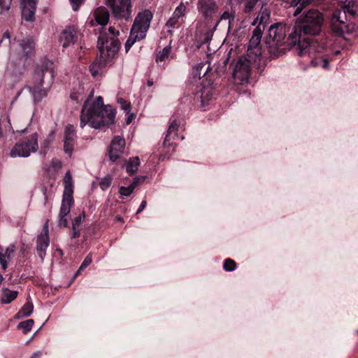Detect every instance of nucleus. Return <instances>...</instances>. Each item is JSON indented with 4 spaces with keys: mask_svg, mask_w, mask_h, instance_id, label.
<instances>
[{
    "mask_svg": "<svg viewBox=\"0 0 358 358\" xmlns=\"http://www.w3.org/2000/svg\"><path fill=\"white\" fill-rule=\"evenodd\" d=\"M324 23V14L316 8L304 10L296 18L287 40L291 45H298L299 55L310 53L313 45L311 37L322 32Z\"/></svg>",
    "mask_w": 358,
    "mask_h": 358,
    "instance_id": "nucleus-1",
    "label": "nucleus"
},
{
    "mask_svg": "<svg viewBox=\"0 0 358 358\" xmlns=\"http://www.w3.org/2000/svg\"><path fill=\"white\" fill-rule=\"evenodd\" d=\"M115 115V109L110 105L105 106L101 96L95 100L87 99L85 101L80 112V126L83 128L89 124L96 129L109 127L113 124Z\"/></svg>",
    "mask_w": 358,
    "mask_h": 358,
    "instance_id": "nucleus-2",
    "label": "nucleus"
},
{
    "mask_svg": "<svg viewBox=\"0 0 358 358\" xmlns=\"http://www.w3.org/2000/svg\"><path fill=\"white\" fill-rule=\"evenodd\" d=\"M52 65V63L48 62L45 66L37 68L33 75L31 83L24 87L31 94L34 102H40L47 96L54 82L55 72Z\"/></svg>",
    "mask_w": 358,
    "mask_h": 358,
    "instance_id": "nucleus-3",
    "label": "nucleus"
},
{
    "mask_svg": "<svg viewBox=\"0 0 358 358\" xmlns=\"http://www.w3.org/2000/svg\"><path fill=\"white\" fill-rule=\"evenodd\" d=\"M152 13L149 10H144L138 13L132 25L130 35L125 43V50L128 52L136 41L145 38L152 19Z\"/></svg>",
    "mask_w": 358,
    "mask_h": 358,
    "instance_id": "nucleus-4",
    "label": "nucleus"
},
{
    "mask_svg": "<svg viewBox=\"0 0 358 358\" xmlns=\"http://www.w3.org/2000/svg\"><path fill=\"white\" fill-rule=\"evenodd\" d=\"M357 14V8L354 3L351 5L350 2L343 7L342 9L334 10L331 15V28L332 31L338 36H343L345 33H350L355 28V24L350 25L347 24V17H354Z\"/></svg>",
    "mask_w": 358,
    "mask_h": 358,
    "instance_id": "nucleus-5",
    "label": "nucleus"
},
{
    "mask_svg": "<svg viewBox=\"0 0 358 358\" xmlns=\"http://www.w3.org/2000/svg\"><path fill=\"white\" fill-rule=\"evenodd\" d=\"M64 192L62 203L59 213L58 225L66 227L68 225V215L74 203L73 200V181L70 171H68L64 178Z\"/></svg>",
    "mask_w": 358,
    "mask_h": 358,
    "instance_id": "nucleus-6",
    "label": "nucleus"
},
{
    "mask_svg": "<svg viewBox=\"0 0 358 358\" xmlns=\"http://www.w3.org/2000/svg\"><path fill=\"white\" fill-rule=\"evenodd\" d=\"M38 135L34 132L24 137L21 141L15 143L10 150L11 157H28L31 153H35L38 149Z\"/></svg>",
    "mask_w": 358,
    "mask_h": 358,
    "instance_id": "nucleus-7",
    "label": "nucleus"
},
{
    "mask_svg": "<svg viewBox=\"0 0 358 358\" xmlns=\"http://www.w3.org/2000/svg\"><path fill=\"white\" fill-rule=\"evenodd\" d=\"M288 27L285 24L277 22L270 26L266 37V43L271 49H278L284 43Z\"/></svg>",
    "mask_w": 358,
    "mask_h": 358,
    "instance_id": "nucleus-8",
    "label": "nucleus"
},
{
    "mask_svg": "<svg viewBox=\"0 0 358 358\" xmlns=\"http://www.w3.org/2000/svg\"><path fill=\"white\" fill-rule=\"evenodd\" d=\"M120 43L117 38L101 34L98 39L97 47L103 62H110L119 50Z\"/></svg>",
    "mask_w": 358,
    "mask_h": 358,
    "instance_id": "nucleus-9",
    "label": "nucleus"
},
{
    "mask_svg": "<svg viewBox=\"0 0 358 358\" xmlns=\"http://www.w3.org/2000/svg\"><path fill=\"white\" fill-rule=\"evenodd\" d=\"M20 46L21 47L23 54L20 55L16 52H11L9 56V60L13 66H18L22 69L25 68L27 58L34 55L35 43L31 38H26L20 41Z\"/></svg>",
    "mask_w": 358,
    "mask_h": 358,
    "instance_id": "nucleus-10",
    "label": "nucleus"
},
{
    "mask_svg": "<svg viewBox=\"0 0 358 358\" xmlns=\"http://www.w3.org/2000/svg\"><path fill=\"white\" fill-rule=\"evenodd\" d=\"M112 15L117 19L129 20L132 15L131 0H105Z\"/></svg>",
    "mask_w": 358,
    "mask_h": 358,
    "instance_id": "nucleus-11",
    "label": "nucleus"
},
{
    "mask_svg": "<svg viewBox=\"0 0 358 358\" xmlns=\"http://www.w3.org/2000/svg\"><path fill=\"white\" fill-rule=\"evenodd\" d=\"M262 35L263 32H261L259 28L255 29L252 31L247 50V56L251 60H257L262 55L261 41Z\"/></svg>",
    "mask_w": 358,
    "mask_h": 358,
    "instance_id": "nucleus-12",
    "label": "nucleus"
},
{
    "mask_svg": "<svg viewBox=\"0 0 358 358\" xmlns=\"http://www.w3.org/2000/svg\"><path fill=\"white\" fill-rule=\"evenodd\" d=\"M257 60L248 58H240L237 62L233 71L234 78L241 83L247 82L250 75V63Z\"/></svg>",
    "mask_w": 358,
    "mask_h": 358,
    "instance_id": "nucleus-13",
    "label": "nucleus"
},
{
    "mask_svg": "<svg viewBox=\"0 0 358 358\" xmlns=\"http://www.w3.org/2000/svg\"><path fill=\"white\" fill-rule=\"evenodd\" d=\"M50 245L48 222H46L43 227L42 231L36 238V250L42 262H43L46 250Z\"/></svg>",
    "mask_w": 358,
    "mask_h": 358,
    "instance_id": "nucleus-14",
    "label": "nucleus"
},
{
    "mask_svg": "<svg viewBox=\"0 0 358 358\" xmlns=\"http://www.w3.org/2000/svg\"><path fill=\"white\" fill-rule=\"evenodd\" d=\"M197 9L205 20H210L218 11L215 0H198Z\"/></svg>",
    "mask_w": 358,
    "mask_h": 358,
    "instance_id": "nucleus-15",
    "label": "nucleus"
},
{
    "mask_svg": "<svg viewBox=\"0 0 358 358\" xmlns=\"http://www.w3.org/2000/svg\"><path fill=\"white\" fill-rule=\"evenodd\" d=\"M125 147V140L124 138L117 136L112 140L109 149L108 156L112 162L119 159L120 155L124 152Z\"/></svg>",
    "mask_w": 358,
    "mask_h": 358,
    "instance_id": "nucleus-16",
    "label": "nucleus"
},
{
    "mask_svg": "<svg viewBox=\"0 0 358 358\" xmlns=\"http://www.w3.org/2000/svg\"><path fill=\"white\" fill-rule=\"evenodd\" d=\"M22 9V18L27 22L35 19V13L38 0H20Z\"/></svg>",
    "mask_w": 358,
    "mask_h": 358,
    "instance_id": "nucleus-17",
    "label": "nucleus"
},
{
    "mask_svg": "<svg viewBox=\"0 0 358 358\" xmlns=\"http://www.w3.org/2000/svg\"><path fill=\"white\" fill-rule=\"evenodd\" d=\"M76 131L72 124H68L64 131V151L71 156L76 143Z\"/></svg>",
    "mask_w": 358,
    "mask_h": 358,
    "instance_id": "nucleus-18",
    "label": "nucleus"
},
{
    "mask_svg": "<svg viewBox=\"0 0 358 358\" xmlns=\"http://www.w3.org/2000/svg\"><path fill=\"white\" fill-rule=\"evenodd\" d=\"M78 39L77 30L74 26L69 25L66 27L60 36V43L64 48H66L73 45Z\"/></svg>",
    "mask_w": 358,
    "mask_h": 358,
    "instance_id": "nucleus-19",
    "label": "nucleus"
},
{
    "mask_svg": "<svg viewBox=\"0 0 358 358\" xmlns=\"http://www.w3.org/2000/svg\"><path fill=\"white\" fill-rule=\"evenodd\" d=\"M265 5V3H262V8L259 11L257 16L252 22L253 26H256L255 29L259 28L261 29V32L263 33L269 22L271 16L270 10L266 8H264Z\"/></svg>",
    "mask_w": 358,
    "mask_h": 358,
    "instance_id": "nucleus-20",
    "label": "nucleus"
},
{
    "mask_svg": "<svg viewBox=\"0 0 358 358\" xmlns=\"http://www.w3.org/2000/svg\"><path fill=\"white\" fill-rule=\"evenodd\" d=\"M94 19L91 20L90 23L91 26L106 25L109 20V13L104 7L97 8L93 14Z\"/></svg>",
    "mask_w": 358,
    "mask_h": 358,
    "instance_id": "nucleus-21",
    "label": "nucleus"
},
{
    "mask_svg": "<svg viewBox=\"0 0 358 358\" xmlns=\"http://www.w3.org/2000/svg\"><path fill=\"white\" fill-rule=\"evenodd\" d=\"M17 291L2 288L0 291V301L2 304L10 303L17 298Z\"/></svg>",
    "mask_w": 358,
    "mask_h": 358,
    "instance_id": "nucleus-22",
    "label": "nucleus"
},
{
    "mask_svg": "<svg viewBox=\"0 0 358 358\" xmlns=\"http://www.w3.org/2000/svg\"><path fill=\"white\" fill-rule=\"evenodd\" d=\"M15 252V245H9L3 254L0 250V264H1L2 268L6 269L8 266V262L10 260L11 257Z\"/></svg>",
    "mask_w": 358,
    "mask_h": 358,
    "instance_id": "nucleus-23",
    "label": "nucleus"
},
{
    "mask_svg": "<svg viewBox=\"0 0 358 358\" xmlns=\"http://www.w3.org/2000/svg\"><path fill=\"white\" fill-rule=\"evenodd\" d=\"M179 125L180 122L177 120H174L171 122L164 141V145L165 146L169 147L173 145V142H171V137L172 136V133H177Z\"/></svg>",
    "mask_w": 358,
    "mask_h": 358,
    "instance_id": "nucleus-24",
    "label": "nucleus"
},
{
    "mask_svg": "<svg viewBox=\"0 0 358 358\" xmlns=\"http://www.w3.org/2000/svg\"><path fill=\"white\" fill-rule=\"evenodd\" d=\"M34 310L33 303L31 301H27L15 315V318L20 319L30 316Z\"/></svg>",
    "mask_w": 358,
    "mask_h": 358,
    "instance_id": "nucleus-25",
    "label": "nucleus"
},
{
    "mask_svg": "<svg viewBox=\"0 0 358 358\" xmlns=\"http://www.w3.org/2000/svg\"><path fill=\"white\" fill-rule=\"evenodd\" d=\"M140 164V159L138 157H131L129 159L126 170L129 175L134 174L138 169Z\"/></svg>",
    "mask_w": 358,
    "mask_h": 358,
    "instance_id": "nucleus-26",
    "label": "nucleus"
},
{
    "mask_svg": "<svg viewBox=\"0 0 358 358\" xmlns=\"http://www.w3.org/2000/svg\"><path fill=\"white\" fill-rule=\"evenodd\" d=\"M213 97V90L210 87H203L201 90V102L203 106L208 103V102Z\"/></svg>",
    "mask_w": 358,
    "mask_h": 358,
    "instance_id": "nucleus-27",
    "label": "nucleus"
},
{
    "mask_svg": "<svg viewBox=\"0 0 358 358\" xmlns=\"http://www.w3.org/2000/svg\"><path fill=\"white\" fill-rule=\"evenodd\" d=\"M234 19H235V12L234 11L230 12L229 10H226L220 15V20L215 23L214 28L216 29V27L218 26L220 21L228 20L229 29H230Z\"/></svg>",
    "mask_w": 358,
    "mask_h": 358,
    "instance_id": "nucleus-28",
    "label": "nucleus"
},
{
    "mask_svg": "<svg viewBox=\"0 0 358 358\" xmlns=\"http://www.w3.org/2000/svg\"><path fill=\"white\" fill-rule=\"evenodd\" d=\"M108 62H103L100 57L99 60L95 61L90 66V71L92 76L95 77L99 73V71L103 68Z\"/></svg>",
    "mask_w": 358,
    "mask_h": 358,
    "instance_id": "nucleus-29",
    "label": "nucleus"
},
{
    "mask_svg": "<svg viewBox=\"0 0 358 358\" xmlns=\"http://www.w3.org/2000/svg\"><path fill=\"white\" fill-rule=\"evenodd\" d=\"M34 324V320L29 319L25 321L20 322L17 325V327L22 329L24 334H27L31 330Z\"/></svg>",
    "mask_w": 358,
    "mask_h": 358,
    "instance_id": "nucleus-30",
    "label": "nucleus"
},
{
    "mask_svg": "<svg viewBox=\"0 0 358 358\" xmlns=\"http://www.w3.org/2000/svg\"><path fill=\"white\" fill-rule=\"evenodd\" d=\"M171 51V48L170 46H166L164 48L163 50L160 51L159 54L157 55L155 59L156 62H159L164 61L166 59L168 58Z\"/></svg>",
    "mask_w": 358,
    "mask_h": 358,
    "instance_id": "nucleus-31",
    "label": "nucleus"
},
{
    "mask_svg": "<svg viewBox=\"0 0 358 358\" xmlns=\"http://www.w3.org/2000/svg\"><path fill=\"white\" fill-rule=\"evenodd\" d=\"M259 1V0H245L244 2L243 12L245 13H250L252 12Z\"/></svg>",
    "mask_w": 358,
    "mask_h": 358,
    "instance_id": "nucleus-32",
    "label": "nucleus"
},
{
    "mask_svg": "<svg viewBox=\"0 0 358 358\" xmlns=\"http://www.w3.org/2000/svg\"><path fill=\"white\" fill-rule=\"evenodd\" d=\"M113 178L110 175L104 176L99 182L100 188L105 191L106 190L112 183Z\"/></svg>",
    "mask_w": 358,
    "mask_h": 358,
    "instance_id": "nucleus-33",
    "label": "nucleus"
},
{
    "mask_svg": "<svg viewBox=\"0 0 358 358\" xmlns=\"http://www.w3.org/2000/svg\"><path fill=\"white\" fill-rule=\"evenodd\" d=\"M313 66H321L323 69H327L329 66V60L327 58L318 57L311 61Z\"/></svg>",
    "mask_w": 358,
    "mask_h": 358,
    "instance_id": "nucleus-34",
    "label": "nucleus"
},
{
    "mask_svg": "<svg viewBox=\"0 0 358 358\" xmlns=\"http://www.w3.org/2000/svg\"><path fill=\"white\" fill-rule=\"evenodd\" d=\"M186 11V6L182 2H180V4L175 9L173 14L180 19V17L185 15Z\"/></svg>",
    "mask_w": 358,
    "mask_h": 358,
    "instance_id": "nucleus-35",
    "label": "nucleus"
},
{
    "mask_svg": "<svg viewBox=\"0 0 358 358\" xmlns=\"http://www.w3.org/2000/svg\"><path fill=\"white\" fill-rule=\"evenodd\" d=\"M92 262V256L91 254H89L83 260L81 265L80 266L78 270L76 273V275H78V273L84 270L87 266H89Z\"/></svg>",
    "mask_w": 358,
    "mask_h": 358,
    "instance_id": "nucleus-36",
    "label": "nucleus"
},
{
    "mask_svg": "<svg viewBox=\"0 0 358 358\" xmlns=\"http://www.w3.org/2000/svg\"><path fill=\"white\" fill-rule=\"evenodd\" d=\"M12 0H0V14L7 13L10 7Z\"/></svg>",
    "mask_w": 358,
    "mask_h": 358,
    "instance_id": "nucleus-37",
    "label": "nucleus"
},
{
    "mask_svg": "<svg viewBox=\"0 0 358 358\" xmlns=\"http://www.w3.org/2000/svg\"><path fill=\"white\" fill-rule=\"evenodd\" d=\"M236 262L231 259H227L223 264V268L227 271H232L236 268Z\"/></svg>",
    "mask_w": 358,
    "mask_h": 358,
    "instance_id": "nucleus-38",
    "label": "nucleus"
},
{
    "mask_svg": "<svg viewBox=\"0 0 358 358\" xmlns=\"http://www.w3.org/2000/svg\"><path fill=\"white\" fill-rule=\"evenodd\" d=\"M178 20L179 18L173 14L172 16L166 22V26L169 28H173L175 25L178 22Z\"/></svg>",
    "mask_w": 358,
    "mask_h": 358,
    "instance_id": "nucleus-39",
    "label": "nucleus"
},
{
    "mask_svg": "<svg viewBox=\"0 0 358 358\" xmlns=\"http://www.w3.org/2000/svg\"><path fill=\"white\" fill-rule=\"evenodd\" d=\"M85 217V213L83 212L79 216L75 217L71 222V224L79 227L84 220Z\"/></svg>",
    "mask_w": 358,
    "mask_h": 358,
    "instance_id": "nucleus-40",
    "label": "nucleus"
},
{
    "mask_svg": "<svg viewBox=\"0 0 358 358\" xmlns=\"http://www.w3.org/2000/svg\"><path fill=\"white\" fill-rule=\"evenodd\" d=\"M118 103L120 104L121 108L125 111H130L131 105L129 102L126 101L123 99H118Z\"/></svg>",
    "mask_w": 358,
    "mask_h": 358,
    "instance_id": "nucleus-41",
    "label": "nucleus"
},
{
    "mask_svg": "<svg viewBox=\"0 0 358 358\" xmlns=\"http://www.w3.org/2000/svg\"><path fill=\"white\" fill-rule=\"evenodd\" d=\"M54 136H55V131H52L50 134L48 135V138L46 140H45L41 145L42 147L46 148L48 147L49 144L50 143V142L53 140L54 138Z\"/></svg>",
    "mask_w": 358,
    "mask_h": 358,
    "instance_id": "nucleus-42",
    "label": "nucleus"
},
{
    "mask_svg": "<svg viewBox=\"0 0 358 358\" xmlns=\"http://www.w3.org/2000/svg\"><path fill=\"white\" fill-rule=\"evenodd\" d=\"M119 193L120 194L122 197V196H128L132 193V191L129 189V187L122 186L120 188Z\"/></svg>",
    "mask_w": 358,
    "mask_h": 358,
    "instance_id": "nucleus-43",
    "label": "nucleus"
},
{
    "mask_svg": "<svg viewBox=\"0 0 358 358\" xmlns=\"http://www.w3.org/2000/svg\"><path fill=\"white\" fill-rule=\"evenodd\" d=\"M85 1V0H70L73 10L75 11H77L79 9L80 6L84 3Z\"/></svg>",
    "mask_w": 358,
    "mask_h": 358,
    "instance_id": "nucleus-44",
    "label": "nucleus"
},
{
    "mask_svg": "<svg viewBox=\"0 0 358 358\" xmlns=\"http://www.w3.org/2000/svg\"><path fill=\"white\" fill-rule=\"evenodd\" d=\"M3 122H6L7 127H6V131L11 133H15L13 127H11V123L10 120V117L7 116L4 120H2Z\"/></svg>",
    "mask_w": 358,
    "mask_h": 358,
    "instance_id": "nucleus-45",
    "label": "nucleus"
},
{
    "mask_svg": "<svg viewBox=\"0 0 358 358\" xmlns=\"http://www.w3.org/2000/svg\"><path fill=\"white\" fill-rule=\"evenodd\" d=\"M108 32H109V34L111 35V36H110V37H115V38H116V36H117V35H119V31H118V30H117V29H116L115 27H110L108 28Z\"/></svg>",
    "mask_w": 358,
    "mask_h": 358,
    "instance_id": "nucleus-46",
    "label": "nucleus"
},
{
    "mask_svg": "<svg viewBox=\"0 0 358 358\" xmlns=\"http://www.w3.org/2000/svg\"><path fill=\"white\" fill-rule=\"evenodd\" d=\"M80 92H72L71 93V98L73 100H75L76 101H78L80 99Z\"/></svg>",
    "mask_w": 358,
    "mask_h": 358,
    "instance_id": "nucleus-47",
    "label": "nucleus"
},
{
    "mask_svg": "<svg viewBox=\"0 0 358 358\" xmlns=\"http://www.w3.org/2000/svg\"><path fill=\"white\" fill-rule=\"evenodd\" d=\"M8 39L9 43L10 42V34L9 33L8 31H6L3 34V36H2V38L1 40L0 41V43L3 41V40L4 39Z\"/></svg>",
    "mask_w": 358,
    "mask_h": 358,
    "instance_id": "nucleus-48",
    "label": "nucleus"
},
{
    "mask_svg": "<svg viewBox=\"0 0 358 358\" xmlns=\"http://www.w3.org/2000/svg\"><path fill=\"white\" fill-rule=\"evenodd\" d=\"M146 205H147V202H146V201L143 200V201L141 202V205H140V206H139L138 209L137 210V213H141V211H143V210L145 209V208L146 207Z\"/></svg>",
    "mask_w": 358,
    "mask_h": 358,
    "instance_id": "nucleus-49",
    "label": "nucleus"
},
{
    "mask_svg": "<svg viewBox=\"0 0 358 358\" xmlns=\"http://www.w3.org/2000/svg\"><path fill=\"white\" fill-rule=\"evenodd\" d=\"M133 118H134V114H133V113H130V114L128 115V117H127V120H126V124H130V123H131V122L132 121Z\"/></svg>",
    "mask_w": 358,
    "mask_h": 358,
    "instance_id": "nucleus-50",
    "label": "nucleus"
},
{
    "mask_svg": "<svg viewBox=\"0 0 358 358\" xmlns=\"http://www.w3.org/2000/svg\"><path fill=\"white\" fill-rule=\"evenodd\" d=\"M80 231H73V232H72L71 237V238H76L80 237Z\"/></svg>",
    "mask_w": 358,
    "mask_h": 358,
    "instance_id": "nucleus-51",
    "label": "nucleus"
},
{
    "mask_svg": "<svg viewBox=\"0 0 358 358\" xmlns=\"http://www.w3.org/2000/svg\"><path fill=\"white\" fill-rule=\"evenodd\" d=\"M42 355L41 351H36L34 352L30 358H36Z\"/></svg>",
    "mask_w": 358,
    "mask_h": 358,
    "instance_id": "nucleus-52",
    "label": "nucleus"
},
{
    "mask_svg": "<svg viewBox=\"0 0 358 358\" xmlns=\"http://www.w3.org/2000/svg\"><path fill=\"white\" fill-rule=\"evenodd\" d=\"M178 136L177 133H172V136L171 137V142H173L175 139L178 138Z\"/></svg>",
    "mask_w": 358,
    "mask_h": 358,
    "instance_id": "nucleus-53",
    "label": "nucleus"
},
{
    "mask_svg": "<svg viewBox=\"0 0 358 358\" xmlns=\"http://www.w3.org/2000/svg\"><path fill=\"white\" fill-rule=\"evenodd\" d=\"M71 231L72 232L80 231L79 227L71 224Z\"/></svg>",
    "mask_w": 358,
    "mask_h": 358,
    "instance_id": "nucleus-54",
    "label": "nucleus"
},
{
    "mask_svg": "<svg viewBox=\"0 0 358 358\" xmlns=\"http://www.w3.org/2000/svg\"><path fill=\"white\" fill-rule=\"evenodd\" d=\"M139 180H140V178L138 177H136L134 178L132 183L135 184L137 186L139 182Z\"/></svg>",
    "mask_w": 358,
    "mask_h": 358,
    "instance_id": "nucleus-55",
    "label": "nucleus"
},
{
    "mask_svg": "<svg viewBox=\"0 0 358 358\" xmlns=\"http://www.w3.org/2000/svg\"><path fill=\"white\" fill-rule=\"evenodd\" d=\"M46 191H47V189L45 187H44L43 189V194L45 196V203H46L47 201H48V196L46 195Z\"/></svg>",
    "mask_w": 358,
    "mask_h": 358,
    "instance_id": "nucleus-56",
    "label": "nucleus"
},
{
    "mask_svg": "<svg viewBox=\"0 0 358 358\" xmlns=\"http://www.w3.org/2000/svg\"><path fill=\"white\" fill-rule=\"evenodd\" d=\"M128 187L133 192L134 190V189L136 187V185L131 182Z\"/></svg>",
    "mask_w": 358,
    "mask_h": 358,
    "instance_id": "nucleus-57",
    "label": "nucleus"
},
{
    "mask_svg": "<svg viewBox=\"0 0 358 358\" xmlns=\"http://www.w3.org/2000/svg\"><path fill=\"white\" fill-rule=\"evenodd\" d=\"M53 163L55 164L56 166L60 167L62 166V163L59 161L53 162Z\"/></svg>",
    "mask_w": 358,
    "mask_h": 358,
    "instance_id": "nucleus-58",
    "label": "nucleus"
},
{
    "mask_svg": "<svg viewBox=\"0 0 358 358\" xmlns=\"http://www.w3.org/2000/svg\"><path fill=\"white\" fill-rule=\"evenodd\" d=\"M115 220L119 222H123V219L120 216H116Z\"/></svg>",
    "mask_w": 358,
    "mask_h": 358,
    "instance_id": "nucleus-59",
    "label": "nucleus"
},
{
    "mask_svg": "<svg viewBox=\"0 0 358 358\" xmlns=\"http://www.w3.org/2000/svg\"><path fill=\"white\" fill-rule=\"evenodd\" d=\"M27 130V129L24 128V129H22L21 131H16L22 134V133H24Z\"/></svg>",
    "mask_w": 358,
    "mask_h": 358,
    "instance_id": "nucleus-60",
    "label": "nucleus"
},
{
    "mask_svg": "<svg viewBox=\"0 0 358 358\" xmlns=\"http://www.w3.org/2000/svg\"><path fill=\"white\" fill-rule=\"evenodd\" d=\"M152 85H153L152 81L149 80V81L148 82V85L149 87L152 86Z\"/></svg>",
    "mask_w": 358,
    "mask_h": 358,
    "instance_id": "nucleus-61",
    "label": "nucleus"
},
{
    "mask_svg": "<svg viewBox=\"0 0 358 358\" xmlns=\"http://www.w3.org/2000/svg\"><path fill=\"white\" fill-rule=\"evenodd\" d=\"M357 333H358V331H357Z\"/></svg>",
    "mask_w": 358,
    "mask_h": 358,
    "instance_id": "nucleus-62",
    "label": "nucleus"
}]
</instances>
